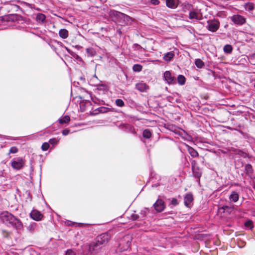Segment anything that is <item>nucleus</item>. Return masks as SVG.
Returning <instances> with one entry per match:
<instances>
[{"instance_id": "1", "label": "nucleus", "mask_w": 255, "mask_h": 255, "mask_svg": "<svg viewBox=\"0 0 255 255\" xmlns=\"http://www.w3.org/2000/svg\"><path fill=\"white\" fill-rule=\"evenodd\" d=\"M0 220L7 226L12 227L17 230L23 228V224L20 220L7 211H3L0 214Z\"/></svg>"}, {"instance_id": "2", "label": "nucleus", "mask_w": 255, "mask_h": 255, "mask_svg": "<svg viewBox=\"0 0 255 255\" xmlns=\"http://www.w3.org/2000/svg\"><path fill=\"white\" fill-rule=\"evenodd\" d=\"M108 240L109 237L107 234H104L99 236L97 238V243L94 245L91 244L89 246L90 251H94L97 249L99 246L108 242Z\"/></svg>"}, {"instance_id": "3", "label": "nucleus", "mask_w": 255, "mask_h": 255, "mask_svg": "<svg viewBox=\"0 0 255 255\" xmlns=\"http://www.w3.org/2000/svg\"><path fill=\"white\" fill-rule=\"evenodd\" d=\"M220 27V22L217 19H212L207 21V29L212 32H216Z\"/></svg>"}, {"instance_id": "4", "label": "nucleus", "mask_w": 255, "mask_h": 255, "mask_svg": "<svg viewBox=\"0 0 255 255\" xmlns=\"http://www.w3.org/2000/svg\"><path fill=\"white\" fill-rule=\"evenodd\" d=\"M110 15L111 16H115L121 19H123L124 21H125V24L128 23L131 19V18L129 16L115 10L111 11Z\"/></svg>"}, {"instance_id": "5", "label": "nucleus", "mask_w": 255, "mask_h": 255, "mask_svg": "<svg viewBox=\"0 0 255 255\" xmlns=\"http://www.w3.org/2000/svg\"><path fill=\"white\" fill-rule=\"evenodd\" d=\"M24 161L20 157L13 159L11 162L12 167L17 170L21 169L24 166Z\"/></svg>"}, {"instance_id": "6", "label": "nucleus", "mask_w": 255, "mask_h": 255, "mask_svg": "<svg viewBox=\"0 0 255 255\" xmlns=\"http://www.w3.org/2000/svg\"><path fill=\"white\" fill-rule=\"evenodd\" d=\"M231 20L235 24L238 25H243L246 21V18L239 14H235L232 16Z\"/></svg>"}, {"instance_id": "7", "label": "nucleus", "mask_w": 255, "mask_h": 255, "mask_svg": "<svg viewBox=\"0 0 255 255\" xmlns=\"http://www.w3.org/2000/svg\"><path fill=\"white\" fill-rule=\"evenodd\" d=\"M164 78L166 82L169 84H173L176 83V79L174 76H172L170 72L169 71H166L164 72Z\"/></svg>"}, {"instance_id": "8", "label": "nucleus", "mask_w": 255, "mask_h": 255, "mask_svg": "<svg viewBox=\"0 0 255 255\" xmlns=\"http://www.w3.org/2000/svg\"><path fill=\"white\" fill-rule=\"evenodd\" d=\"M155 210L158 212H161L165 208L164 202L161 199H158L153 204Z\"/></svg>"}, {"instance_id": "9", "label": "nucleus", "mask_w": 255, "mask_h": 255, "mask_svg": "<svg viewBox=\"0 0 255 255\" xmlns=\"http://www.w3.org/2000/svg\"><path fill=\"white\" fill-rule=\"evenodd\" d=\"M30 217L35 221H40L42 219L43 215L38 211L33 210L30 213Z\"/></svg>"}, {"instance_id": "10", "label": "nucleus", "mask_w": 255, "mask_h": 255, "mask_svg": "<svg viewBox=\"0 0 255 255\" xmlns=\"http://www.w3.org/2000/svg\"><path fill=\"white\" fill-rule=\"evenodd\" d=\"M179 4V0H166V6L170 8H176Z\"/></svg>"}, {"instance_id": "11", "label": "nucleus", "mask_w": 255, "mask_h": 255, "mask_svg": "<svg viewBox=\"0 0 255 255\" xmlns=\"http://www.w3.org/2000/svg\"><path fill=\"white\" fill-rule=\"evenodd\" d=\"M193 200V195L191 193L186 194L184 197V204L186 206L188 207Z\"/></svg>"}, {"instance_id": "12", "label": "nucleus", "mask_w": 255, "mask_h": 255, "mask_svg": "<svg viewBox=\"0 0 255 255\" xmlns=\"http://www.w3.org/2000/svg\"><path fill=\"white\" fill-rule=\"evenodd\" d=\"M189 17L191 20H199L201 15L199 12L193 10L190 12Z\"/></svg>"}, {"instance_id": "13", "label": "nucleus", "mask_w": 255, "mask_h": 255, "mask_svg": "<svg viewBox=\"0 0 255 255\" xmlns=\"http://www.w3.org/2000/svg\"><path fill=\"white\" fill-rule=\"evenodd\" d=\"M136 88L139 91L145 92L148 89V86L144 83L140 82L136 84Z\"/></svg>"}, {"instance_id": "14", "label": "nucleus", "mask_w": 255, "mask_h": 255, "mask_svg": "<svg viewBox=\"0 0 255 255\" xmlns=\"http://www.w3.org/2000/svg\"><path fill=\"white\" fill-rule=\"evenodd\" d=\"M186 146L187 147L188 151L191 156L196 157L198 156V153L195 149L188 145H186Z\"/></svg>"}, {"instance_id": "15", "label": "nucleus", "mask_w": 255, "mask_h": 255, "mask_svg": "<svg viewBox=\"0 0 255 255\" xmlns=\"http://www.w3.org/2000/svg\"><path fill=\"white\" fill-rule=\"evenodd\" d=\"M239 198V194L236 192L233 191L229 197V199L230 201H232L234 202H236L238 201Z\"/></svg>"}, {"instance_id": "16", "label": "nucleus", "mask_w": 255, "mask_h": 255, "mask_svg": "<svg viewBox=\"0 0 255 255\" xmlns=\"http://www.w3.org/2000/svg\"><path fill=\"white\" fill-rule=\"evenodd\" d=\"M174 56V54L173 52H169L165 54L163 57V59L167 62H169Z\"/></svg>"}, {"instance_id": "17", "label": "nucleus", "mask_w": 255, "mask_h": 255, "mask_svg": "<svg viewBox=\"0 0 255 255\" xmlns=\"http://www.w3.org/2000/svg\"><path fill=\"white\" fill-rule=\"evenodd\" d=\"M60 37L63 39H65L68 36V31L66 29H61L59 31Z\"/></svg>"}, {"instance_id": "18", "label": "nucleus", "mask_w": 255, "mask_h": 255, "mask_svg": "<svg viewBox=\"0 0 255 255\" xmlns=\"http://www.w3.org/2000/svg\"><path fill=\"white\" fill-rule=\"evenodd\" d=\"M245 172L249 176H251V174L253 172L252 166L251 164H246L245 167Z\"/></svg>"}, {"instance_id": "19", "label": "nucleus", "mask_w": 255, "mask_h": 255, "mask_svg": "<svg viewBox=\"0 0 255 255\" xmlns=\"http://www.w3.org/2000/svg\"><path fill=\"white\" fill-rule=\"evenodd\" d=\"M70 120V118L69 116H66L63 118H60L59 119V122L60 124H67Z\"/></svg>"}, {"instance_id": "20", "label": "nucleus", "mask_w": 255, "mask_h": 255, "mask_svg": "<svg viewBox=\"0 0 255 255\" xmlns=\"http://www.w3.org/2000/svg\"><path fill=\"white\" fill-rule=\"evenodd\" d=\"M45 16L42 13H38L36 15V19L37 21L43 22L45 19Z\"/></svg>"}, {"instance_id": "21", "label": "nucleus", "mask_w": 255, "mask_h": 255, "mask_svg": "<svg viewBox=\"0 0 255 255\" xmlns=\"http://www.w3.org/2000/svg\"><path fill=\"white\" fill-rule=\"evenodd\" d=\"M232 46L230 44H227L224 47V51L225 53L230 54L232 52Z\"/></svg>"}, {"instance_id": "22", "label": "nucleus", "mask_w": 255, "mask_h": 255, "mask_svg": "<svg viewBox=\"0 0 255 255\" xmlns=\"http://www.w3.org/2000/svg\"><path fill=\"white\" fill-rule=\"evenodd\" d=\"M196 66L199 68H202L204 66V63L202 60L200 59H196L195 61Z\"/></svg>"}, {"instance_id": "23", "label": "nucleus", "mask_w": 255, "mask_h": 255, "mask_svg": "<svg viewBox=\"0 0 255 255\" xmlns=\"http://www.w3.org/2000/svg\"><path fill=\"white\" fill-rule=\"evenodd\" d=\"M177 80L179 85H183L185 84L186 79L184 76L180 75L178 76Z\"/></svg>"}, {"instance_id": "24", "label": "nucleus", "mask_w": 255, "mask_h": 255, "mask_svg": "<svg viewBox=\"0 0 255 255\" xmlns=\"http://www.w3.org/2000/svg\"><path fill=\"white\" fill-rule=\"evenodd\" d=\"M254 8V4L251 2L246 3L245 4V8L246 10L251 11L253 10Z\"/></svg>"}, {"instance_id": "25", "label": "nucleus", "mask_w": 255, "mask_h": 255, "mask_svg": "<svg viewBox=\"0 0 255 255\" xmlns=\"http://www.w3.org/2000/svg\"><path fill=\"white\" fill-rule=\"evenodd\" d=\"M151 136V132L149 129H145L143 131V136L146 138H149Z\"/></svg>"}, {"instance_id": "26", "label": "nucleus", "mask_w": 255, "mask_h": 255, "mask_svg": "<svg viewBox=\"0 0 255 255\" xmlns=\"http://www.w3.org/2000/svg\"><path fill=\"white\" fill-rule=\"evenodd\" d=\"M86 52L89 56H94L96 54V51L92 48H87Z\"/></svg>"}, {"instance_id": "27", "label": "nucleus", "mask_w": 255, "mask_h": 255, "mask_svg": "<svg viewBox=\"0 0 255 255\" xmlns=\"http://www.w3.org/2000/svg\"><path fill=\"white\" fill-rule=\"evenodd\" d=\"M95 86L97 87V89L99 90L105 91L107 89V86L104 84H100L99 83H96L95 85Z\"/></svg>"}, {"instance_id": "28", "label": "nucleus", "mask_w": 255, "mask_h": 255, "mask_svg": "<svg viewBox=\"0 0 255 255\" xmlns=\"http://www.w3.org/2000/svg\"><path fill=\"white\" fill-rule=\"evenodd\" d=\"M115 103L117 106L120 107H123L125 106L124 102L123 100L120 99H117L115 101Z\"/></svg>"}, {"instance_id": "29", "label": "nucleus", "mask_w": 255, "mask_h": 255, "mask_svg": "<svg viewBox=\"0 0 255 255\" xmlns=\"http://www.w3.org/2000/svg\"><path fill=\"white\" fill-rule=\"evenodd\" d=\"M133 70L135 72H140L142 70V66L139 64H135L133 66Z\"/></svg>"}, {"instance_id": "30", "label": "nucleus", "mask_w": 255, "mask_h": 255, "mask_svg": "<svg viewBox=\"0 0 255 255\" xmlns=\"http://www.w3.org/2000/svg\"><path fill=\"white\" fill-rule=\"evenodd\" d=\"M246 227L252 229L253 228V223L251 220H248L245 223Z\"/></svg>"}, {"instance_id": "31", "label": "nucleus", "mask_w": 255, "mask_h": 255, "mask_svg": "<svg viewBox=\"0 0 255 255\" xmlns=\"http://www.w3.org/2000/svg\"><path fill=\"white\" fill-rule=\"evenodd\" d=\"M49 147V144L48 142H44L41 146V149L43 151H46Z\"/></svg>"}, {"instance_id": "32", "label": "nucleus", "mask_w": 255, "mask_h": 255, "mask_svg": "<svg viewBox=\"0 0 255 255\" xmlns=\"http://www.w3.org/2000/svg\"><path fill=\"white\" fill-rule=\"evenodd\" d=\"M17 152H18L17 148L15 146H12L10 148L8 154H9L11 153H16Z\"/></svg>"}, {"instance_id": "33", "label": "nucleus", "mask_w": 255, "mask_h": 255, "mask_svg": "<svg viewBox=\"0 0 255 255\" xmlns=\"http://www.w3.org/2000/svg\"><path fill=\"white\" fill-rule=\"evenodd\" d=\"M49 142L53 145H56L58 142V140L56 139L55 138L50 139L49 140Z\"/></svg>"}, {"instance_id": "34", "label": "nucleus", "mask_w": 255, "mask_h": 255, "mask_svg": "<svg viewBox=\"0 0 255 255\" xmlns=\"http://www.w3.org/2000/svg\"><path fill=\"white\" fill-rule=\"evenodd\" d=\"M65 255H76V253L72 250H68L65 254Z\"/></svg>"}, {"instance_id": "35", "label": "nucleus", "mask_w": 255, "mask_h": 255, "mask_svg": "<svg viewBox=\"0 0 255 255\" xmlns=\"http://www.w3.org/2000/svg\"><path fill=\"white\" fill-rule=\"evenodd\" d=\"M171 204L174 206H176L178 204V202L176 198H172L171 200Z\"/></svg>"}, {"instance_id": "36", "label": "nucleus", "mask_w": 255, "mask_h": 255, "mask_svg": "<svg viewBox=\"0 0 255 255\" xmlns=\"http://www.w3.org/2000/svg\"><path fill=\"white\" fill-rule=\"evenodd\" d=\"M70 132V130L68 129H65L62 131V134L63 135H67Z\"/></svg>"}, {"instance_id": "37", "label": "nucleus", "mask_w": 255, "mask_h": 255, "mask_svg": "<svg viewBox=\"0 0 255 255\" xmlns=\"http://www.w3.org/2000/svg\"><path fill=\"white\" fill-rule=\"evenodd\" d=\"M151 3L153 5H158L159 3L158 0H151Z\"/></svg>"}, {"instance_id": "38", "label": "nucleus", "mask_w": 255, "mask_h": 255, "mask_svg": "<svg viewBox=\"0 0 255 255\" xmlns=\"http://www.w3.org/2000/svg\"><path fill=\"white\" fill-rule=\"evenodd\" d=\"M132 217L133 220H137L139 216L136 214H134L132 216Z\"/></svg>"}, {"instance_id": "39", "label": "nucleus", "mask_w": 255, "mask_h": 255, "mask_svg": "<svg viewBox=\"0 0 255 255\" xmlns=\"http://www.w3.org/2000/svg\"><path fill=\"white\" fill-rule=\"evenodd\" d=\"M97 79V77H96V75H95L93 78L91 80V81L92 82H95V81Z\"/></svg>"}, {"instance_id": "40", "label": "nucleus", "mask_w": 255, "mask_h": 255, "mask_svg": "<svg viewBox=\"0 0 255 255\" xmlns=\"http://www.w3.org/2000/svg\"><path fill=\"white\" fill-rule=\"evenodd\" d=\"M7 139H11V140H17V138H15V137H9L7 138Z\"/></svg>"}, {"instance_id": "41", "label": "nucleus", "mask_w": 255, "mask_h": 255, "mask_svg": "<svg viewBox=\"0 0 255 255\" xmlns=\"http://www.w3.org/2000/svg\"><path fill=\"white\" fill-rule=\"evenodd\" d=\"M17 16H18V15H12V16H11V17H12V18H11L12 20H14V18H16V17H17Z\"/></svg>"}, {"instance_id": "42", "label": "nucleus", "mask_w": 255, "mask_h": 255, "mask_svg": "<svg viewBox=\"0 0 255 255\" xmlns=\"http://www.w3.org/2000/svg\"><path fill=\"white\" fill-rule=\"evenodd\" d=\"M146 212L145 211H141V214H143V216L145 215Z\"/></svg>"}, {"instance_id": "43", "label": "nucleus", "mask_w": 255, "mask_h": 255, "mask_svg": "<svg viewBox=\"0 0 255 255\" xmlns=\"http://www.w3.org/2000/svg\"><path fill=\"white\" fill-rule=\"evenodd\" d=\"M196 176H197L198 177H199L201 176V174H200V173H198L197 174V175H196Z\"/></svg>"}, {"instance_id": "44", "label": "nucleus", "mask_w": 255, "mask_h": 255, "mask_svg": "<svg viewBox=\"0 0 255 255\" xmlns=\"http://www.w3.org/2000/svg\"><path fill=\"white\" fill-rule=\"evenodd\" d=\"M65 48H66V49L67 51H68V48H67V47H65Z\"/></svg>"}]
</instances>
